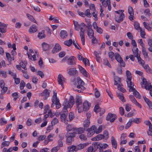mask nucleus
I'll return each mask as SVG.
<instances>
[{
  "instance_id": "f257e3e1",
  "label": "nucleus",
  "mask_w": 152,
  "mask_h": 152,
  "mask_svg": "<svg viewBox=\"0 0 152 152\" xmlns=\"http://www.w3.org/2000/svg\"><path fill=\"white\" fill-rule=\"evenodd\" d=\"M77 82L78 85L77 86L76 88H73L74 90L79 93L82 92L85 89V87L83 86L84 83L80 78L77 79Z\"/></svg>"
},
{
  "instance_id": "f03ea898",
  "label": "nucleus",
  "mask_w": 152,
  "mask_h": 152,
  "mask_svg": "<svg viewBox=\"0 0 152 152\" xmlns=\"http://www.w3.org/2000/svg\"><path fill=\"white\" fill-rule=\"evenodd\" d=\"M66 137V142L68 145H71L72 143V142L74 141V137H75V134L74 133H67Z\"/></svg>"
},
{
  "instance_id": "7ed1b4c3",
  "label": "nucleus",
  "mask_w": 152,
  "mask_h": 152,
  "mask_svg": "<svg viewBox=\"0 0 152 152\" xmlns=\"http://www.w3.org/2000/svg\"><path fill=\"white\" fill-rule=\"evenodd\" d=\"M74 103L75 101L74 97L72 96H70L69 98V101H68L66 99L64 101L63 105L64 107L67 108H70L73 106Z\"/></svg>"
},
{
  "instance_id": "20e7f679",
  "label": "nucleus",
  "mask_w": 152,
  "mask_h": 152,
  "mask_svg": "<svg viewBox=\"0 0 152 152\" xmlns=\"http://www.w3.org/2000/svg\"><path fill=\"white\" fill-rule=\"evenodd\" d=\"M82 104L83 107L79 108V113H81L84 111H88L91 106V103L86 101L84 102ZM80 107H81L80 105Z\"/></svg>"
},
{
  "instance_id": "39448f33",
  "label": "nucleus",
  "mask_w": 152,
  "mask_h": 152,
  "mask_svg": "<svg viewBox=\"0 0 152 152\" xmlns=\"http://www.w3.org/2000/svg\"><path fill=\"white\" fill-rule=\"evenodd\" d=\"M67 71L68 74L72 76H76L78 74V71L75 68L69 69Z\"/></svg>"
},
{
  "instance_id": "423d86ee",
  "label": "nucleus",
  "mask_w": 152,
  "mask_h": 152,
  "mask_svg": "<svg viewBox=\"0 0 152 152\" xmlns=\"http://www.w3.org/2000/svg\"><path fill=\"white\" fill-rule=\"evenodd\" d=\"M96 127L95 125H93L90 128L87 129L86 130L88 132V135L90 137L92 136L95 132L96 133Z\"/></svg>"
},
{
  "instance_id": "0eeeda50",
  "label": "nucleus",
  "mask_w": 152,
  "mask_h": 152,
  "mask_svg": "<svg viewBox=\"0 0 152 152\" xmlns=\"http://www.w3.org/2000/svg\"><path fill=\"white\" fill-rule=\"evenodd\" d=\"M75 102L77 106V109L78 110V112H79V108L80 107V105L81 108L83 107V104L82 102L81 97L80 96L76 97L75 100Z\"/></svg>"
},
{
  "instance_id": "6e6552de",
  "label": "nucleus",
  "mask_w": 152,
  "mask_h": 152,
  "mask_svg": "<svg viewBox=\"0 0 152 152\" xmlns=\"http://www.w3.org/2000/svg\"><path fill=\"white\" fill-rule=\"evenodd\" d=\"M116 118V116L115 114L109 113L107 116L106 120L107 121H110L111 122H113Z\"/></svg>"
},
{
  "instance_id": "1a4fd4ad",
  "label": "nucleus",
  "mask_w": 152,
  "mask_h": 152,
  "mask_svg": "<svg viewBox=\"0 0 152 152\" xmlns=\"http://www.w3.org/2000/svg\"><path fill=\"white\" fill-rule=\"evenodd\" d=\"M67 63L68 65H75L76 63L75 61V57L73 56L69 57L68 59Z\"/></svg>"
},
{
  "instance_id": "9d476101",
  "label": "nucleus",
  "mask_w": 152,
  "mask_h": 152,
  "mask_svg": "<svg viewBox=\"0 0 152 152\" xmlns=\"http://www.w3.org/2000/svg\"><path fill=\"white\" fill-rule=\"evenodd\" d=\"M50 92V91L46 89L42 93H40L39 94L42 96H44L45 97L44 99L46 100L47 98L49 97Z\"/></svg>"
},
{
  "instance_id": "9b49d317",
  "label": "nucleus",
  "mask_w": 152,
  "mask_h": 152,
  "mask_svg": "<svg viewBox=\"0 0 152 152\" xmlns=\"http://www.w3.org/2000/svg\"><path fill=\"white\" fill-rule=\"evenodd\" d=\"M142 83L143 84L145 85V88L146 90H149L151 88L152 86L150 83H149L148 82L146 79H143L142 80Z\"/></svg>"
},
{
  "instance_id": "f8f14e48",
  "label": "nucleus",
  "mask_w": 152,
  "mask_h": 152,
  "mask_svg": "<svg viewBox=\"0 0 152 152\" xmlns=\"http://www.w3.org/2000/svg\"><path fill=\"white\" fill-rule=\"evenodd\" d=\"M61 49V47L59 44L56 43L55 44L54 47L52 50V53L53 54L56 53L60 51Z\"/></svg>"
},
{
  "instance_id": "ddd939ff",
  "label": "nucleus",
  "mask_w": 152,
  "mask_h": 152,
  "mask_svg": "<svg viewBox=\"0 0 152 152\" xmlns=\"http://www.w3.org/2000/svg\"><path fill=\"white\" fill-rule=\"evenodd\" d=\"M7 26V24L0 22V32L2 33H5L6 32Z\"/></svg>"
},
{
  "instance_id": "4468645a",
  "label": "nucleus",
  "mask_w": 152,
  "mask_h": 152,
  "mask_svg": "<svg viewBox=\"0 0 152 152\" xmlns=\"http://www.w3.org/2000/svg\"><path fill=\"white\" fill-rule=\"evenodd\" d=\"M129 98L130 99L132 102L135 104L137 106L139 107L140 108H142L141 105L137 102L133 96L129 95Z\"/></svg>"
},
{
  "instance_id": "2eb2a0df",
  "label": "nucleus",
  "mask_w": 152,
  "mask_h": 152,
  "mask_svg": "<svg viewBox=\"0 0 152 152\" xmlns=\"http://www.w3.org/2000/svg\"><path fill=\"white\" fill-rule=\"evenodd\" d=\"M87 32V35L89 38L91 39L94 36V32L91 27L88 28Z\"/></svg>"
},
{
  "instance_id": "dca6fc26",
  "label": "nucleus",
  "mask_w": 152,
  "mask_h": 152,
  "mask_svg": "<svg viewBox=\"0 0 152 152\" xmlns=\"http://www.w3.org/2000/svg\"><path fill=\"white\" fill-rule=\"evenodd\" d=\"M89 143L88 142H86L83 143H80L79 145H76L77 149V151L80 150L84 149L88 145Z\"/></svg>"
},
{
  "instance_id": "f3484780",
  "label": "nucleus",
  "mask_w": 152,
  "mask_h": 152,
  "mask_svg": "<svg viewBox=\"0 0 152 152\" xmlns=\"http://www.w3.org/2000/svg\"><path fill=\"white\" fill-rule=\"evenodd\" d=\"M127 83L128 87L129 88V92L132 91L133 92L136 90L135 88L134 87V84L132 81L129 82L128 83Z\"/></svg>"
},
{
  "instance_id": "a211bd4d",
  "label": "nucleus",
  "mask_w": 152,
  "mask_h": 152,
  "mask_svg": "<svg viewBox=\"0 0 152 152\" xmlns=\"http://www.w3.org/2000/svg\"><path fill=\"white\" fill-rule=\"evenodd\" d=\"M64 78L62 75L61 74H59L58 75V84L62 86V88H63V83L64 81Z\"/></svg>"
},
{
  "instance_id": "6ab92c4d",
  "label": "nucleus",
  "mask_w": 152,
  "mask_h": 152,
  "mask_svg": "<svg viewBox=\"0 0 152 152\" xmlns=\"http://www.w3.org/2000/svg\"><path fill=\"white\" fill-rule=\"evenodd\" d=\"M138 48H133L132 49V51L135 57L137 58L140 56V53L141 52H138Z\"/></svg>"
},
{
  "instance_id": "aec40b11",
  "label": "nucleus",
  "mask_w": 152,
  "mask_h": 152,
  "mask_svg": "<svg viewBox=\"0 0 152 152\" xmlns=\"http://www.w3.org/2000/svg\"><path fill=\"white\" fill-rule=\"evenodd\" d=\"M67 114L65 113H63L60 115V119L61 121L64 122L66 124H67V121H68V120L66 119L67 117Z\"/></svg>"
},
{
  "instance_id": "412c9836",
  "label": "nucleus",
  "mask_w": 152,
  "mask_h": 152,
  "mask_svg": "<svg viewBox=\"0 0 152 152\" xmlns=\"http://www.w3.org/2000/svg\"><path fill=\"white\" fill-rule=\"evenodd\" d=\"M125 15L124 14L121 13L119 17L115 16V21L119 23L123 20V19Z\"/></svg>"
},
{
  "instance_id": "4be33fe9",
  "label": "nucleus",
  "mask_w": 152,
  "mask_h": 152,
  "mask_svg": "<svg viewBox=\"0 0 152 152\" xmlns=\"http://www.w3.org/2000/svg\"><path fill=\"white\" fill-rule=\"evenodd\" d=\"M60 139L58 140V147H59L60 148V147H62L63 145V143L62 140L64 139V135H59V136Z\"/></svg>"
},
{
  "instance_id": "5701e85b",
  "label": "nucleus",
  "mask_w": 152,
  "mask_h": 152,
  "mask_svg": "<svg viewBox=\"0 0 152 152\" xmlns=\"http://www.w3.org/2000/svg\"><path fill=\"white\" fill-rule=\"evenodd\" d=\"M126 75L127 77L126 83L132 81V75L131 72L129 70H126Z\"/></svg>"
},
{
  "instance_id": "b1692460",
  "label": "nucleus",
  "mask_w": 152,
  "mask_h": 152,
  "mask_svg": "<svg viewBox=\"0 0 152 152\" xmlns=\"http://www.w3.org/2000/svg\"><path fill=\"white\" fill-rule=\"evenodd\" d=\"M78 68L80 72L86 77H87L88 75V73L85 70V69L80 65H79Z\"/></svg>"
},
{
  "instance_id": "393cba45",
  "label": "nucleus",
  "mask_w": 152,
  "mask_h": 152,
  "mask_svg": "<svg viewBox=\"0 0 152 152\" xmlns=\"http://www.w3.org/2000/svg\"><path fill=\"white\" fill-rule=\"evenodd\" d=\"M84 128H75V134L77 133L78 134H81L84 132V130H85Z\"/></svg>"
},
{
  "instance_id": "a878e982",
  "label": "nucleus",
  "mask_w": 152,
  "mask_h": 152,
  "mask_svg": "<svg viewBox=\"0 0 152 152\" xmlns=\"http://www.w3.org/2000/svg\"><path fill=\"white\" fill-rule=\"evenodd\" d=\"M37 30V27L33 25L30 28L28 31L30 34L36 32Z\"/></svg>"
},
{
  "instance_id": "bb28decb",
  "label": "nucleus",
  "mask_w": 152,
  "mask_h": 152,
  "mask_svg": "<svg viewBox=\"0 0 152 152\" xmlns=\"http://www.w3.org/2000/svg\"><path fill=\"white\" fill-rule=\"evenodd\" d=\"M68 151L69 152L77 151L76 146L72 145L67 147Z\"/></svg>"
},
{
  "instance_id": "cd10ccee",
  "label": "nucleus",
  "mask_w": 152,
  "mask_h": 152,
  "mask_svg": "<svg viewBox=\"0 0 152 152\" xmlns=\"http://www.w3.org/2000/svg\"><path fill=\"white\" fill-rule=\"evenodd\" d=\"M60 36L62 39L66 38L67 36V33L66 31L61 30L60 33Z\"/></svg>"
},
{
  "instance_id": "c85d7f7f",
  "label": "nucleus",
  "mask_w": 152,
  "mask_h": 152,
  "mask_svg": "<svg viewBox=\"0 0 152 152\" xmlns=\"http://www.w3.org/2000/svg\"><path fill=\"white\" fill-rule=\"evenodd\" d=\"M75 128H74L73 126L71 124H68L66 127V130L67 132H69L72 131L73 132V133H75Z\"/></svg>"
},
{
  "instance_id": "c756f323",
  "label": "nucleus",
  "mask_w": 152,
  "mask_h": 152,
  "mask_svg": "<svg viewBox=\"0 0 152 152\" xmlns=\"http://www.w3.org/2000/svg\"><path fill=\"white\" fill-rule=\"evenodd\" d=\"M90 124V120L88 118L85 120L83 122V126L84 129H87L89 126Z\"/></svg>"
},
{
  "instance_id": "7c9ffc66",
  "label": "nucleus",
  "mask_w": 152,
  "mask_h": 152,
  "mask_svg": "<svg viewBox=\"0 0 152 152\" xmlns=\"http://www.w3.org/2000/svg\"><path fill=\"white\" fill-rule=\"evenodd\" d=\"M111 142L113 147L115 149L117 148V143L113 136L111 137Z\"/></svg>"
},
{
  "instance_id": "2f4dec72",
  "label": "nucleus",
  "mask_w": 152,
  "mask_h": 152,
  "mask_svg": "<svg viewBox=\"0 0 152 152\" xmlns=\"http://www.w3.org/2000/svg\"><path fill=\"white\" fill-rule=\"evenodd\" d=\"M146 72L149 73H152V69H150L148 64H146L143 66Z\"/></svg>"
},
{
  "instance_id": "473e14b6",
  "label": "nucleus",
  "mask_w": 152,
  "mask_h": 152,
  "mask_svg": "<svg viewBox=\"0 0 152 152\" xmlns=\"http://www.w3.org/2000/svg\"><path fill=\"white\" fill-rule=\"evenodd\" d=\"M43 50L44 51L48 50L50 49L49 45L48 44L44 42L42 44Z\"/></svg>"
},
{
  "instance_id": "72a5a7b5",
  "label": "nucleus",
  "mask_w": 152,
  "mask_h": 152,
  "mask_svg": "<svg viewBox=\"0 0 152 152\" xmlns=\"http://www.w3.org/2000/svg\"><path fill=\"white\" fill-rule=\"evenodd\" d=\"M117 95L118 97L123 102H125V101L124 99V97L123 94L121 92H117Z\"/></svg>"
},
{
  "instance_id": "f704fd0d",
  "label": "nucleus",
  "mask_w": 152,
  "mask_h": 152,
  "mask_svg": "<svg viewBox=\"0 0 152 152\" xmlns=\"http://www.w3.org/2000/svg\"><path fill=\"white\" fill-rule=\"evenodd\" d=\"M45 37V31L44 30H42V31L39 32L38 35V37L39 39L44 38Z\"/></svg>"
},
{
  "instance_id": "c9c22d12",
  "label": "nucleus",
  "mask_w": 152,
  "mask_h": 152,
  "mask_svg": "<svg viewBox=\"0 0 152 152\" xmlns=\"http://www.w3.org/2000/svg\"><path fill=\"white\" fill-rule=\"evenodd\" d=\"M92 146L94 148V151L95 152L97 150L99 146V143L97 142H94L92 143Z\"/></svg>"
},
{
  "instance_id": "e433bc0d",
  "label": "nucleus",
  "mask_w": 152,
  "mask_h": 152,
  "mask_svg": "<svg viewBox=\"0 0 152 152\" xmlns=\"http://www.w3.org/2000/svg\"><path fill=\"white\" fill-rule=\"evenodd\" d=\"M103 138V136L102 134H99L96 137H94L93 139V140L94 141H99L100 140Z\"/></svg>"
},
{
  "instance_id": "4c0bfd02",
  "label": "nucleus",
  "mask_w": 152,
  "mask_h": 152,
  "mask_svg": "<svg viewBox=\"0 0 152 152\" xmlns=\"http://www.w3.org/2000/svg\"><path fill=\"white\" fill-rule=\"evenodd\" d=\"M115 57L118 62L120 61L122 59L120 54L118 53H115Z\"/></svg>"
},
{
  "instance_id": "58836bf2",
  "label": "nucleus",
  "mask_w": 152,
  "mask_h": 152,
  "mask_svg": "<svg viewBox=\"0 0 152 152\" xmlns=\"http://www.w3.org/2000/svg\"><path fill=\"white\" fill-rule=\"evenodd\" d=\"M115 81L114 85H117L121 83V78L118 77H115L114 78Z\"/></svg>"
},
{
  "instance_id": "ea45409f",
  "label": "nucleus",
  "mask_w": 152,
  "mask_h": 152,
  "mask_svg": "<svg viewBox=\"0 0 152 152\" xmlns=\"http://www.w3.org/2000/svg\"><path fill=\"white\" fill-rule=\"evenodd\" d=\"M27 64V62L26 61L24 62L21 61L20 63V64L21 66L25 70H27V68L26 67V65Z\"/></svg>"
},
{
  "instance_id": "a19ab883",
  "label": "nucleus",
  "mask_w": 152,
  "mask_h": 152,
  "mask_svg": "<svg viewBox=\"0 0 152 152\" xmlns=\"http://www.w3.org/2000/svg\"><path fill=\"white\" fill-rule=\"evenodd\" d=\"M69 121H71L75 118V115L74 114L70 112L68 115Z\"/></svg>"
},
{
  "instance_id": "79ce46f5",
  "label": "nucleus",
  "mask_w": 152,
  "mask_h": 152,
  "mask_svg": "<svg viewBox=\"0 0 152 152\" xmlns=\"http://www.w3.org/2000/svg\"><path fill=\"white\" fill-rule=\"evenodd\" d=\"M72 43V40L70 39L69 40L66 41L64 42V44L68 46H70Z\"/></svg>"
},
{
  "instance_id": "37998d69",
  "label": "nucleus",
  "mask_w": 152,
  "mask_h": 152,
  "mask_svg": "<svg viewBox=\"0 0 152 152\" xmlns=\"http://www.w3.org/2000/svg\"><path fill=\"white\" fill-rule=\"evenodd\" d=\"M133 94L137 98L139 99H140L141 96L139 93L136 90L133 92Z\"/></svg>"
},
{
  "instance_id": "c03bdc74",
  "label": "nucleus",
  "mask_w": 152,
  "mask_h": 152,
  "mask_svg": "<svg viewBox=\"0 0 152 152\" xmlns=\"http://www.w3.org/2000/svg\"><path fill=\"white\" fill-rule=\"evenodd\" d=\"M143 24L145 28L147 29L149 31H151V28L149 26V24L144 22L143 23Z\"/></svg>"
},
{
  "instance_id": "a18cd8bd",
  "label": "nucleus",
  "mask_w": 152,
  "mask_h": 152,
  "mask_svg": "<svg viewBox=\"0 0 152 152\" xmlns=\"http://www.w3.org/2000/svg\"><path fill=\"white\" fill-rule=\"evenodd\" d=\"M12 96L14 97L13 100L15 101H16L17 99L19 98V96L17 92H15L12 93Z\"/></svg>"
},
{
  "instance_id": "49530a36",
  "label": "nucleus",
  "mask_w": 152,
  "mask_h": 152,
  "mask_svg": "<svg viewBox=\"0 0 152 152\" xmlns=\"http://www.w3.org/2000/svg\"><path fill=\"white\" fill-rule=\"evenodd\" d=\"M138 62L139 63L141 64V65L142 66H144V64L145 62L144 61L142 60L140 57V56L138 58H137Z\"/></svg>"
},
{
  "instance_id": "de8ad7c7",
  "label": "nucleus",
  "mask_w": 152,
  "mask_h": 152,
  "mask_svg": "<svg viewBox=\"0 0 152 152\" xmlns=\"http://www.w3.org/2000/svg\"><path fill=\"white\" fill-rule=\"evenodd\" d=\"M7 122L4 118H1L0 119V123L1 125H3L7 124Z\"/></svg>"
},
{
  "instance_id": "09e8293b",
  "label": "nucleus",
  "mask_w": 152,
  "mask_h": 152,
  "mask_svg": "<svg viewBox=\"0 0 152 152\" xmlns=\"http://www.w3.org/2000/svg\"><path fill=\"white\" fill-rule=\"evenodd\" d=\"M58 122V119L56 118H54L51 121V125L54 126Z\"/></svg>"
},
{
  "instance_id": "8fccbe9b",
  "label": "nucleus",
  "mask_w": 152,
  "mask_h": 152,
  "mask_svg": "<svg viewBox=\"0 0 152 152\" xmlns=\"http://www.w3.org/2000/svg\"><path fill=\"white\" fill-rule=\"evenodd\" d=\"M132 122V119H130L127 123L125 127L126 129H128L131 125Z\"/></svg>"
},
{
  "instance_id": "3c124183",
  "label": "nucleus",
  "mask_w": 152,
  "mask_h": 152,
  "mask_svg": "<svg viewBox=\"0 0 152 152\" xmlns=\"http://www.w3.org/2000/svg\"><path fill=\"white\" fill-rule=\"evenodd\" d=\"M108 146V145L106 144L99 143V149H105Z\"/></svg>"
},
{
  "instance_id": "603ef678",
  "label": "nucleus",
  "mask_w": 152,
  "mask_h": 152,
  "mask_svg": "<svg viewBox=\"0 0 152 152\" xmlns=\"http://www.w3.org/2000/svg\"><path fill=\"white\" fill-rule=\"evenodd\" d=\"M85 16H86L87 17L91 18V14L90 12V10L89 9L86 10L85 13Z\"/></svg>"
},
{
  "instance_id": "864d4df0",
  "label": "nucleus",
  "mask_w": 152,
  "mask_h": 152,
  "mask_svg": "<svg viewBox=\"0 0 152 152\" xmlns=\"http://www.w3.org/2000/svg\"><path fill=\"white\" fill-rule=\"evenodd\" d=\"M140 36L142 38H145V34L144 29H143L142 30L141 28L140 29Z\"/></svg>"
},
{
  "instance_id": "5fc2aeb1",
  "label": "nucleus",
  "mask_w": 152,
  "mask_h": 152,
  "mask_svg": "<svg viewBox=\"0 0 152 152\" xmlns=\"http://www.w3.org/2000/svg\"><path fill=\"white\" fill-rule=\"evenodd\" d=\"M93 16L94 17V20L95 21L98 20L97 16V12L96 10L95 11H93L92 13Z\"/></svg>"
},
{
  "instance_id": "6e6d98bb",
  "label": "nucleus",
  "mask_w": 152,
  "mask_h": 152,
  "mask_svg": "<svg viewBox=\"0 0 152 152\" xmlns=\"http://www.w3.org/2000/svg\"><path fill=\"white\" fill-rule=\"evenodd\" d=\"M103 139H107L108 138V133L107 131H105L104 132L103 134L102 135Z\"/></svg>"
},
{
  "instance_id": "4d7b16f0",
  "label": "nucleus",
  "mask_w": 152,
  "mask_h": 152,
  "mask_svg": "<svg viewBox=\"0 0 152 152\" xmlns=\"http://www.w3.org/2000/svg\"><path fill=\"white\" fill-rule=\"evenodd\" d=\"M134 26L135 28L137 30H140L141 29V28L140 27L139 23H134Z\"/></svg>"
},
{
  "instance_id": "13d9d810",
  "label": "nucleus",
  "mask_w": 152,
  "mask_h": 152,
  "mask_svg": "<svg viewBox=\"0 0 152 152\" xmlns=\"http://www.w3.org/2000/svg\"><path fill=\"white\" fill-rule=\"evenodd\" d=\"M94 54L95 55L96 60L98 62H100V57L99 55V54L96 51H95L94 52Z\"/></svg>"
},
{
  "instance_id": "bf43d9fd",
  "label": "nucleus",
  "mask_w": 152,
  "mask_h": 152,
  "mask_svg": "<svg viewBox=\"0 0 152 152\" xmlns=\"http://www.w3.org/2000/svg\"><path fill=\"white\" fill-rule=\"evenodd\" d=\"M103 64L104 65L108 66L109 67H111L110 64L108 60L106 58L104 59L103 61Z\"/></svg>"
},
{
  "instance_id": "052dcab7",
  "label": "nucleus",
  "mask_w": 152,
  "mask_h": 152,
  "mask_svg": "<svg viewBox=\"0 0 152 152\" xmlns=\"http://www.w3.org/2000/svg\"><path fill=\"white\" fill-rule=\"evenodd\" d=\"M128 12L129 14L134 15V12L133 8L131 6L128 7Z\"/></svg>"
},
{
  "instance_id": "680f3d73",
  "label": "nucleus",
  "mask_w": 152,
  "mask_h": 152,
  "mask_svg": "<svg viewBox=\"0 0 152 152\" xmlns=\"http://www.w3.org/2000/svg\"><path fill=\"white\" fill-rule=\"evenodd\" d=\"M25 83L24 82V81L23 80H21L20 86V89L21 90H23L25 86Z\"/></svg>"
},
{
  "instance_id": "e2e57ef3",
  "label": "nucleus",
  "mask_w": 152,
  "mask_h": 152,
  "mask_svg": "<svg viewBox=\"0 0 152 152\" xmlns=\"http://www.w3.org/2000/svg\"><path fill=\"white\" fill-rule=\"evenodd\" d=\"M85 20L87 23V28L92 27V25L91 24V22L90 19H85Z\"/></svg>"
},
{
  "instance_id": "0e129e2a",
  "label": "nucleus",
  "mask_w": 152,
  "mask_h": 152,
  "mask_svg": "<svg viewBox=\"0 0 152 152\" xmlns=\"http://www.w3.org/2000/svg\"><path fill=\"white\" fill-rule=\"evenodd\" d=\"M142 52L145 58H148V53L146 51V49L145 48L142 49Z\"/></svg>"
},
{
  "instance_id": "69168bd1",
  "label": "nucleus",
  "mask_w": 152,
  "mask_h": 152,
  "mask_svg": "<svg viewBox=\"0 0 152 152\" xmlns=\"http://www.w3.org/2000/svg\"><path fill=\"white\" fill-rule=\"evenodd\" d=\"M37 75H39L42 78L44 76V74L43 72L41 71H38L37 72Z\"/></svg>"
},
{
  "instance_id": "338daca9",
  "label": "nucleus",
  "mask_w": 152,
  "mask_h": 152,
  "mask_svg": "<svg viewBox=\"0 0 152 152\" xmlns=\"http://www.w3.org/2000/svg\"><path fill=\"white\" fill-rule=\"evenodd\" d=\"M59 149L60 148L59 147L56 146V147L53 148L52 149L51 152H57Z\"/></svg>"
},
{
  "instance_id": "774afa93",
  "label": "nucleus",
  "mask_w": 152,
  "mask_h": 152,
  "mask_svg": "<svg viewBox=\"0 0 152 152\" xmlns=\"http://www.w3.org/2000/svg\"><path fill=\"white\" fill-rule=\"evenodd\" d=\"M94 148L92 145L90 146L87 149L86 152H95Z\"/></svg>"
}]
</instances>
